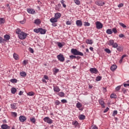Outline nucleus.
I'll return each mask as SVG.
<instances>
[{
    "label": "nucleus",
    "instance_id": "obj_45",
    "mask_svg": "<svg viewBox=\"0 0 129 129\" xmlns=\"http://www.w3.org/2000/svg\"><path fill=\"white\" fill-rule=\"evenodd\" d=\"M7 40H8L5 39H3L2 37H0V43H3V42L6 41Z\"/></svg>",
    "mask_w": 129,
    "mask_h": 129
},
{
    "label": "nucleus",
    "instance_id": "obj_29",
    "mask_svg": "<svg viewBox=\"0 0 129 129\" xmlns=\"http://www.w3.org/2000/svg\"><path fill=\"white\" fill-rule=\"evenodd\" d=\"M4 39L5 40H8L10 39H11V36H9V35H4Z\"/></svg>",
    "mask_w": 129,
    "mask_h": 129
},
{
    "label": "nucleus",
    "instance_id": "obj_31",
    "mask_svg": "<svg viewBox=\"0 0 129 129\" xmlns=\"http://www.w3.org/2000/svg\"><path fill=\"white\" fill-rule=\"evenodd\" d=\"M72 125H74L75 126H77V125H79V122H77V121H75L72 122Z\"/></svg>",
    "mask_w": 129,
    "mask_h": 129
},
{
    "label": "nucleus",
    "instance_id": "obj_48",
    "mask_svg": "<svg viewBox=\"0 0 129 129\" xmlns=\"http://www.w3.org/2000/svg\"><path fill=\"white\" fill-rule=\"evenodd\" d=\"M28 51H29L30 53H34V49H32V48H28Z\"/></svg>",
    "mask_w": 129,
    "mask_h": 129
},
{
    "label": "nucleus",
    "instance_id": "obj_15",
    "mask_svg": "<svg viewBox=\"0 0 129 129\" xmlns=\"http://www.w3.org/2000/svg\"><path fill=\"white\" fill-rule=\"evenodd\" d=\"M61 17V14L57 13L54 14V18L52 19H59Z\"/></svg>",
    "mask_w": 129,
    "mask_h": 129
},
{
    "label": "nucleus",
    "instance_id": "obj_49",
    "mask_svg": "<svg viewBox=\"0 0 129 129\" xmlns=\"http://www.w3.org/2000/svg\"><path fill=\"white\" fill-rule=\"evenodd\" d=\"M115 115H117V110L113 111V114L111 115V116H114Z\"/></svg>",
    "mask_w": 129,
    "mask_h": 129
},
{
    "label": "nucleus",
    "instance_id": "obj_22",
    "mask_svg": "<svg viewBox=\"0 0 129 129\" xmlns=\"http://www.w3.org/2000/svg\"><path fill=\"white\" fill-rule=\"evenodd\" d=\"M11 93H12V94H15V93H16V88H11Z\"/></svg>",
    "mask_w": 129,
    "mask_h": 129
},
{
    "label": "nucleus",
    "instance_id": "obj_5",
    "mask_svg": "<svg viewBox=\"0 0 129 129\" xmlns=\"http://www.w3.org/2000/svg\"><path fill=\"white\" fill-rule=\"evenodd\" d=\"M43 121H45V122L49 124H51L53 123V120H51V119H50L49 117H45V118H43Z\"/></svg>",
    "mask_w": 129,
    "mask_h": 129
},
{
    "label": "nucleus",
    "instance_id": "obj_20",
    "mask_svg": "<svg viewBox=\"0 0 129 129\" xmlns=\"http://www.w3.org/2000/svg\"><path fill=\"white\" fill-rule=\"evenodd\" d=\"M115 69H117V66L112 65L110 67V70H111V71H114Z\"/></svg>",
    "mask_w": 129,
    "mask_h": 129
},
{
    "label": "nucleus",
    "instance_id": "obj_12",
    "mask_svg": "<svg viewBox=\"0 0 129 129\" xmlns=\"http://www.w3.org/2000/svg\"><path fill=\"white\" fill-rule=\"evenodd\" d=\"M27 13L31 15H35V11L32 9H27Z\"/></svg>",
    "mask_w": 129,
    "mask_h": 129
},
{
    "label": "nucleus",
    "instance_id": "obj_21",
    "mask_svg": "<svg viewBox=\"0 0 129 129\" xmlns=\"http://www.w3.org/2000/svg\"><path fill=\"white\" fill-rule=\"evenodd\" d=\"M113 33H114V32L111 31V29H109L106 30V34H107V35H111V34H113Z\"/></svg>",
    "mask_w": 129,
    "mask_h": 129
},
{
    "label": "nucleus",
    "instance_id": "obj_37",
    "mask_svg": "<svg viewBox=\"0 0 129 129\" xmlns=\"http://www.w3.org/2000/svg\"><path fill=\"white\" fill-rule=\"evenodd\" d=\"M74 2L76 4V5L79 6L80 5V1H79V0H74Z\"/></svg>",
    "mask_w": 129,
    "mask_h": 129
},
{
    "label": "nucleus",
    "instance_id": "obj_44",
    "mask_svg": "<svg viewBox=\"0 0 129 129\" xmlns=\"http://www.w3.org/2000/svg\"><path fill=\"white\" fill-rule=\"evenodd\" d=\"M111 30V32H114V34L117 33V29H115V28H113L112 29H110Z\"/></svg>",
    "mask_w": 129,
    "mask_h": 129
},
{
    "label": "nucleus",
    "instance_id": "obj_47",
    "mask_svg": "<svg viewBox=\"0 0 129 129\" xmlns=\"http://www.w3.org/2000/svg\"><path fill=\"white\" fill-rule=\"evenodd\" d=\"M57 46L59 47H62V44L61 42H57Z\"/></svg>",
    "mask_w": 129,
    "mask_h": 129
},
{
    "label": "nucleus",
    "instance_id": "obj_41",
    "mask_svg": "<svg viewBox=\"0 0 129 129\" xmlns=\"http://www.w3.org/2000/svg\"><path fill=\"white\" fill-rule=\"evenodd\" d=\"M61 102H59V101L55 100V102H54V104L56 106L59 105V104H60Z\"/></svg>",
    "mask_w": 129,
    "mask_h": 129
},
{
    "label": "nucleus",
    "instance_id": "obj_60",
    "mask_svg": "<svg viewBox=\"0 0 129 129\" xmlns=\"http://www.w3.org/2000/svg\"><path fill=\"white\" fill-rule=\"evenodd\" d=\"M107 111H109V108H106V109H105V110H103V113L107 112Z\"/></svg>",
    "mask_w": 129,
    "mask_h": 129
},
{
    "label": "nucleus",
    "instance_id": "obj_58",
    "mask_svg": "<svg viewBox=\"0 0 129 129\" xmlns=\"http://www.w3.org/2000/svg\"><path fill=\"white\" fill-rule=\"evenodd\" d=\"M120 88H121V86H117V87H116V91H118Z\"/></svg>",
    "mask_w": 129,
    "mask_h": 129
},
{
    "label": "nucleus",
    "instance_id": "obj_53",
    "mask_svg": "<svg viewBox=\"0 0 129 129\" xmlns=\"http://www.w3.org/2000/svg\"><path fill=\"white\" fill-rule=\"evenodd\" d=\"M25 23H26V19H24L23 21H20V24H24Z\"/></svg>",
    "mask_w": 129,
    "mask_h": 129
},
{
    "label": "nucleus",
    "instance_id": "obj_42",
    "mask_svg": "<svg viewBox=\"0 0 129 129\" xmlns=\"http://www.w3.org/2000/svg\"><path fill=\"white\" fill-rule=\"evenodd\" d=\"M118 25H120V26L123 28H126V26L124 25L122 23H118Z\"/></svg>",
    "mask_w": 129,
    "mask_h": 129
},
{
    "label": "nucleus",
    "instance_id": "obj_33",
    "mask_svg": "<svg viewBox=\"0 0 129 129\" xmlns=\"http://www.w3.org/2000/svg\"><path fill=\"white\" fill-rule=\"evenodd\" d=\"M101 79H102V77L97 76V78H96V79H95V81L99 82V81H100Z\"/></svg>",
    "mask_w": 129,
    "mask_h": 129
},
{
    "label": "nucleus",
    "instance_id": "obj_51",
    "mask_svg": "<svg viewBox=\"0 0 129 129\" xmlns=\"http://www.w3.org/2000/svg\"><path fill=\"white\" fill-rule=\"evenodd\" d=\"M11 114H12V115H13L15 117H16L17 116V113L15 112H11Z\"/></svg>",
    "mask_w": 129,
    "mask_h": 129
},
{
    "label": "nucleus",
    "instance_id": "obj_9",
    "mask_svg": "<svg viewBox=\"0 0 129 129\" xmlns=\"http://www.w3.org/2000/svg\"><path fill=\"white\" fill-rule=\"evenodd\" d=\"M26 119H27V118L26 117V116H19V120L20 121V122H24V121H26Z\"/></svg>",
    "mask_w": 129,
    "mask_h": 129
},
{
    "label": "nucleus",
    "instance_id": "obj_56",
    "mask_svg": "<svg viewBox=\"0 0 129 129\" xmlns=\"http://www.w3.org/2000/svg\"><path fill=\"white\" fill-rule=\"evenodd\" d=\"M122 6H123V4L122 3H121L120 4H118V7L119 8H122Z\"/></svg>",
    "mask_w": 129,
    "mask_h": 129
},
{
    "label": "nucleus",
    "instance_id": "obj_61",
    "mask_svg": "<svg viewBox=\"0 0 129 129\" xmlns=\"http://www.w3.org/2000/svg\"><path fill=\"white\" fill-rule=\"evenodd\" d=\"M22 95H23V92H22V91H20V92H19V96H22Z\"/></svg>",
    "mask_w": 129,
    "mask_h": 129
},
{
    "label": "nucleus",
    "instance_id": "obj_3",
    "mask_svg": "<svg viewBox=\"0 0 129 129\" xmlns=\"http://www.w3.org/2000/svg\"><path fill=\"white\" fill-rule=\"evenodd\" d=\"M71 53H72V54H74L75 55H79V56H83V55H84L83 53H82L80 51H79L76 48H72V49H71Z\"/></svg>",
    "mask_w": 129,
    "mask_h": 129
},
{
    "label": "nucleus",
    "instance_id": "obj_13",
    "mask_svg": "<svg viewBox=\"0 0 129 129\" xmlns=\"http://www.w3.org/2000/svg\"><path fill=\"white\" fill-rule=\"evenodd\" d=\"M1 129H11V127L8 126L7 124H4L3 125H1Z\"/></svg>",
    "mask_w": 129,
    "mask_h": 129
},
{
    "label": "nucleus",
    "instance_id": "obj_46",
    "mask_svg": "<svg viewBox=\"0 0 129 129\" xmlns=\"http://www.w3.org/2000/svg\"><path fill=\"white\" fill-rule=\"evenodd\" d=\"M11 108H12V109H16V106L15 105V104H11Z\"/></svg>",
    "mask_w": 129,
    "mask_h": 129
},
{
    "label": "nucleus",
    "instance_id": "obj_63",
    "mask_svg": "<svg viewBox=\"0 0 129 129\" xmlns=\"http://www.w3.org/2000/svg\"><path fill=\"white\" fill-rule=\"evenodd\" d=\"M51 26H52L53 27H56L57 26V24H55V23L51 24Z\"/></svg>",
    "mask_w": 129,
    "mask_h": 129
},
{
    "label": "nucleus",
    "instance_id": "obj_32",
    "mask_svg": "<svg viewBox=\"0 0 129 129\" xmlns=\"http://www.w3.org/2000/svg\"><path fill=\"white\" fill-rule=\"evenodd\" d=\"M65 94H63V92H58V96H60V97H63L64 96Z\"/></svg>",
    "mask_w": 129,
    "mask_h": 129
},
{
    "label": "nucleus",
    "instance_id": "obj_23",
    "mask_svg": "<svg viewBox=\"0 0 129 129\" xmlns=\"http://www.w3.org/2000/svg\"><path fill=\"white\" fill-rule=\"evenodd\" d=\"M59 18H51L50 19V22L54 23L57 22V20Z\"/></svg>",
    "mask_w": 129,
    "mask_h": 129
},
{
    "label": "nucleus",
    "instance_id": "obj_39",
    "mask_svg": "<svg viewBox=\"0 0 129 129\" xmlns=\"http://www.w3.org/2000/svg\"><path fill=\"white\" fill-rule=\"evenodd\" d=\"M116 98V96L114 94H111L110 95V98L111 99H115Z\"/></svg>",
    "mask_w": 129,
    "mask_h": 129
},
{
    "label": "nucleus",
    "instance_id": "obj_43",
    "mask_svg": "<svg viewBox=\"0 0 129 129\" xmlns=\"http://www.w3.org/2000/svg\"><path fill=\"white\" fill-rule=\"evenodd\" d=\"M30 121H31L32 123H35V121H36V120H35V118L33 117L30 118Z\"/></svg>",
    "mask_w": 129,
    "mask_h": 129
},
{
    "label": "nucleus",
    "instance_id": "obj_17",
    "mask_svg": "<svg viewBox=\"0 0 129 129\" xmlns=\"http://www.w3.org/2000/svg\"><path fill=\"white\" fill-rule=\"evenodd\" d=\"M70 58L73 59H80V57L78 56H75V55H70Z\"/></svg>",
    "mask_w": 129,
    "mask_h": 129
},
{
    "label": "nucleus",
    "instance_id": "obj_38",
    "mask_svg": "<svg viewBox=\"0 0 129 129\" xmlns=\"http://www.w3.org/2000/svg\"><path fill=\"white\" fill-rule=\"evenodd\" d=\"M125 57H126V55H122V56H121V58L120 59V63H121V62H122V59H123V58H124Z\"/></svg>",
    "mask_w": 129,
    "mask_h": 129
},
{
    "label": "nucleus",
    "instance_id": "obj_30",
    "mask_svg": "<svg viewBox=\"0 0 129 129\" xmlns=\"http://www.w3.org/2000/svg\"><path fill=\"white\" fill-rule=\"evenodd\" d=\"M81 107H82V104H81L80 102L76 103V108H80Z\"/></svg>",
    "mask_w": 129,
    "mask_h": 129
},
{
    "label": "nucleus",
    "instance_id": "obj_27",
    "mask_svg": "<svg viewBox=\"0 0 129 129\" xmlns=\"http://www.w3.org/2000/svg\"><path fill=\"white\" fill-rule=\"evenodd\" d=\"M5 22V19L1 18H0V25H3Z\"/></svg>",
    "mask_w": 129,
    "mask_h": 129
},
{
    "label": "nucleus",
    "instance_id": "obj_35",
    "mask_svg": "<svg viewBox=\"0 0 129 129\" xmlns=\"http://www.w3.org/2000/svg\"><path fill=\"white\" fill-rule=\"evenodd\" d=\"M34 93L33 92H29L27 93V96H34Z\"/></svg>",
    "mask_w": 129,
    "mask_h": 129
},
{
    "label": "nucleus",
    "instance_id": "obj_25",
    "mask_svg": "<svg viewBox=\"0 0 129 129\" xmlns=\"http://www.w3.org/2000/svg\"><path fill=\"white\" fill-rule=\"evenodd\" d=\"M26 75L27 74H26V72H20V77H26Z\"/></svg>",
    "mask_w": 129,
    "mask_h": 129
},
{
    "label": "nucleus",
    "instance_id": "obj_2",
    "mask_svg": "<svg viewBox=\"0 0 129 129\" xmlns=\"http://www.w3.org/2000/svg\"><path fill=\"white\" fill-rule=\"evenodd\" d=\"M16 33L18 34V37L19 39L24 40L27 38V36L28 35V34L25 33L24 32L22 31L19 29H16Z\"/></svg>",
    "mask_w": 129,
    "mask_h": 129
},
{
    "label": "nucleus",
    "instance_id": "obj_19",
    "mask_svg": "<svg viewBox=\"0 0 129 129\" xmlns=\"http://www.w3.org/2000/svg\"><path fill=\"white\" fill-rule=\"evenodd\" d=\"M61 8V4H57V5H55V7L54 8V9L55 10V11H58L59 10V8Z\"/></svg>",
    "mask_w": 129,
    "mask_h": 129
},
{
    "label": "nucleus",
    "instance_id": "obj_55",
    "mask_svg": "<svg viewBox=\"0 0 129 129\" xmlns=\"http://www.w3.org/2000/svg\"><path fill=\"white\" fill-rule=\"evenodd\" d=\"M28 61L27 60H23V65L26 66L28 63Z\"/></svg>",
    "mask_w": 129,
    "mask_h": 129
},
{
    "label": "nucleus",
    "instance_id": "obj_4",
    "mask_svg": "<svg viewBox=\"0 0 129 129\" xmlns=\"http://www.w3.org/2000/svg\"><path fill=\"white\" fill-rule=\"evenodd\" d=\"M34 32L38 34H41V35H45L46 33V29H42L41 28L38 29H34Z\"/></svg>",
    "mask_w": 129,
    "mask_h": 129
},
{
    "label": "nucleus",
    "instance_id": "obj_34",
    "mask_svg": "<svg viewBox=\"0 0 129 129\" xmlns=\"http://www.w3.org/2000/svg\"><path fill=\"white\" fill-rule=\"evenodd\" d=\"M86 43L87 44L91 45L92 44V41L90 40H86Z\"/></svg>",
    "mask_w": 129,
    "mask_h": 129
},
{
    "label": "nucleus",
    "instance_id": "obj_59",
    "mask_svg": "<svg viewBox=\"0 0 129 129\" xmlns=\"http://www.w3.org/2000/svg\"><path fill=\"white\" fill-rule=\"evenodd\" d=\"M58 71H59V70H58V69H54V74L58 73Z\"/></svg>",
    "mask_w": 129,
    "mask_h": 129
},
{
    "label": "nucleus",
    "instance_id": "obj_11",
    "mask_svg": "<svg viewBox=\"0 0 129 129\" xmlns=\"http://www.w3.org/2000/svg\"><path fill=\"white\" fill-rule=\"evenodd\" d=\"M76 26H78V27H82V26H83L82 20H76Z\"/></svg>",
    "mask_w": 129,
    "mask_h": 129
},
{
    "label": "nucleus",
    "instance_id": "obj_40",
    "mask_svg": "<svg viewBox=\"0 0 129 129\" xmlns=\"http://www.w3.org/2000/svg\"><path fill=\"white\" fill-rule=\"evenodd\" d=\"M105 52L107 53V54H110V53H111V51H110V49L108 48H105Z\"/></svg>",
    "mask_w": 129,
    "mask_h": 129
},
{
    "label": "nucleus",
    "instance_id": "obj_18",
    "mask_svg": "<svg viewBox=\"0 0 129 129\" xmlns=\"http://www.w3.org/2000/svg\"><path fill=\"white\" fill-rule=\"evenodd\" d=\"M99 104H101L102 108H105V102H103V100H99Z\"/></svg>",
    "mask_w": 129,
    "mask_h": 129
},
{
    "label": "nucleus",
    "instance_id": "obj_16",
    "mask_svg": "<svg viewBox=\"0 0 129 129\" xmlns=\"http://www.w3.org/2000/svg\"><path fill=\"white\" fill-rule=\"evenodd\" d=\"M86 119V116H84V115L80 114L79 115V120H83Z\"/></svg>",
    "mask_w": 129,
    "mask_h": 129
},
{
    "label": "nucleus",
    "instance_id": "obj_54",
    "mask_svg": "<svg viewBox=\"0 0 129 129\" xmlns=\"http://www.w3.org/2000/svg\"><path fill=\"white\" fill-rule=\"evenodd\" d=\"M61 103H67V100H65V99L61 100Z\"/></svg>",
    "mask_w": 129,
    "mask_h": 129
},
{
    "label": "nucleus",
    "instance_id": "obj_14",
    "mask_svg": "<svg viewBox=\"0 0 129 129\" xmlns=\"http://www.w3.org/2000/svg\"><path fill=\"white\" fill-rule=\"evenodd\" d=\"M53 91H54V92L55 93H58L59 92V91H60V90H59V88H58L57 86H53Z\"/></svg>",
    "mask_w": 129,
    "mask_h": 129
},
{
    "label": "nucleus",
    "instance_id": "obj_24",
    "mask_svg": "<svg viewBox=\"0 0 129 129\" xmlns=\"http://www.w3.org/2000/svg\"><path fill=\"white\" fill-rule=\"evenodd\" d=\"M34 24H35V25H39L40 24V21L39 19L35 20V21H34Z\"/></svg>",
    "mask_w": 129,
    "mask_h": 129
},
{
    "label": "nucleus",
    "instance_id": "obj_57",
    "mask_svg": "<svg viewBox=\"0 0 129 129\" xmlns=\"http://www.w3.org/2000/svg\"><path fill=\"white\" fill-rule=\"evenodd\" d=\"M43 79H43V80H49V77H47V76H46V75H44L43 76Z\"/></svg>",
    "mask_w": 129,
    "mask_h": 129
},
{
    "label": "nucleus",
    "instance_id": "obj_62",
    "mask_svg": "<svg viewBox=\"0 0 129 129\" xmlns=\"http://www.w3.org/2000/svg\"><path fill=\"white\" fill-rule=\"evenodd\" d=\"M129 87V84H124V87Z\"/></svg>",
    "mask_w": 129,
    "mask_h": 129
},
{
    "label": "nucleus",
    "instance_id": "obj_50",
    "mask_svg": "<svg viewBox=\"0 0 129 129\" xmlns=\"http://www.w3.org/2000/svg\"><path fill=\"white\" fill-rule=\"evenodd\" d=\"M66 24L67 25H72V22L70 21H68L66 22Z\"/></svg>",
    "mask_w": 129,
    "mask_h": 129
},
{
    "label": "nucleus",
    "instance_id": "obj_6",
    "mask_svg": "<svg viewBox=\"0 0 129 129\" xmlns=\"http://www.w3.org/2000/svg\"><path fill=\"white\" fill-rule=\"evenodd\" d=\"M96 28H97V30H99L102 29V27H103V25H102V23H100L99 21H97L95 23Z\"/></svg>",
    "mask_w": 129,
    "mask_h": 129
},
{
    "label": "nucleus",
    "instance_id": "obj_8",
    "mask_svg": "<svg viewBox=\"0 0 129 129\" xmlns=\"http://www.w3.org/2000/svg\"><path fill=\"white\" fill-rule=\"evenodd\" d=\"M95 5H97V6L99 7L103 6V5H105V3L102 2L101 1H98L97 2H95Z\"/></svg>",
    "mask_w": 129,
    "mask_h": 129
},
{
    "label": "nucleus",
    "instance_id": "obj_36",
    "mask_svg": "<svg viewBox=\"0 0 129 129\" xmlns=\"http://www.w3.org/2000/svg\"><path fill=\"white\" fill-rule=\"evenodd\" d=\"M14 58L15 60H18L19 59V56L16 54V53H14Z\"/></svg>",
    "mask_w": 129,
    "mask_h": 129
},
{
    "label": "nucleus",
    "instance_id": "obj_1",
    "mask_svg": "<svg viewBox=\"0 0 129 129\" xmlns=\"http://www.w3.org/2000/svg\"><path fill=\"white\" fill-rule=\"evenodd\" d=\"M107 45H109V46H111V47L113 48H116L117 51H118V52L122 51V47L119 46L117 43H114V40H109V42L107 43Z\"/></svg>",
    "mask_w": 129,
    "mask_h": 129
},
{
    "label": "nucleus",
    "instance_id": "obj_7",
    "mask_svg": "<svg viewBox=\"0 0 129 129\" xmlns=\"http://www.w3.org/2000/svg\"><path fill=\"white\" fill-rule=\"evenodd\" d=\"M57 59H58V61H60V62H63V61L65 60V58L63 57V55L61 54L57 55Z\"/></svg>",
    "mask_w": 129,
    "mask_h": 129
},
{
    "label": "nucleus",
    "instance_id": "obj_26",
    "mask_svg": "<svg viewBox=\"0 0 129 129\" xmlns=\"http://www.w3.org/2000/svg\"><path fill=\"white\" fill-rule=\"evenodd\" d=\"M60 3H61V5H62L63 8H67V5H65V4H64L65 3V1H64L63 0H61V1H60Z\"/></svg>",
    "mask_w": 129,
    "mask_h": 129
},
{
    "label": "nucleus",
    "instance_id": "obj_52",
    "mask_svg": "<svg viewBox=\"0 0 129 129\" xmlns=\"http://www.w3.org/2000/svg\"><path fill=\"white\" fill-rule=\"evenodd\" d=\"M84 25L85 27L90 26V23H88V22H84Z\"/></svg>",
    "mask_w": 129,
    "mask_h": 129
},
{
    "label": "nucleus",
    "instance_id": "obj_10",
    "mask_svg": "<svg viewBox=\"0 0 129 129\" xmlns=\"http://www.w3.org/2000/svg\"><path fill=\"white\" fill-rule=\"evenodd\" d=\"M90 72H91V74H96L98 73V70H96V68H91L90 69Z\"/></svg>",
    "mask_w": 129,
    "mask_h": 129
},
{
    "label": "nucleus",
    "instance_id": "obj_28",
    "mask_svg": "<svg viewBox=\"0 0 129 129\" xmlns=\"http://www.w3.org/2000/svg\"><path fill=\"white\" fill-rule=\"evenodd\" d=\"M11 83H12V84H15L17 83V80L16 79H12L10 80Z\"/></svg>",
    "mask_w": 129,
    "mask_h": 129
},
{
    "label": "nucleus",
    "instance_id": "obj_64",
    "mask_svg": "<svg viewBox=\"0 0 129 129\" xmlns=\"http://www.w3.org/2000/svg\"><path fill=\"white\" fill-rule=\"evenodd\" d=\"M118 37L122 38L123 37V34L118 35Z\"/></svg>",
    "mask_w": 129,
    "mask_h": 129
}]
</instances>
